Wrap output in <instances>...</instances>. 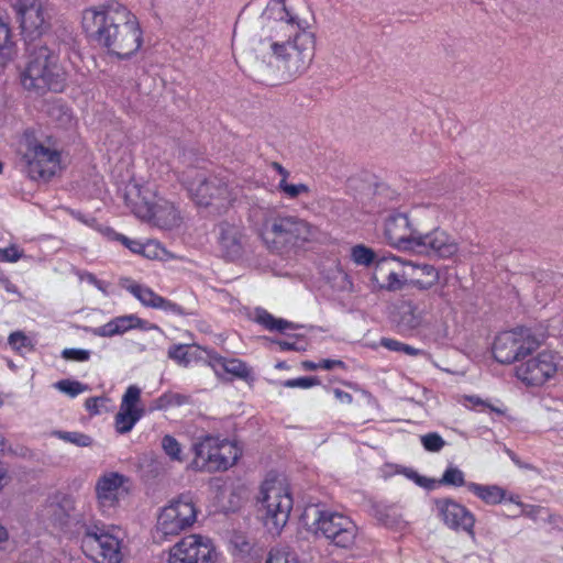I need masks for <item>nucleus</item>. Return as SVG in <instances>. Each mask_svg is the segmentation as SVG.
Returning a JSON list of instances; mask_svg holds the SVG:
<instances>
[{
  "instance_id": "nucleus-2",
  "label": "nucleus",
  "mask_w": 563,
  "mask_h": 563,
  "mask_svg": "<svg viewBox=\"0 0 563 563\" xmlns=\"http://www.w3.org/2000/svg\"><path fill=\"white\" fill-rule=\"evenodd\" d=\"M81 24L92 41L120 59L132 57L143 44V31L137 18L118 2L86 9Z\"/></svg>"
},
{
  "instance_id": "nucleus-16",
  "label": "nucleus",
  "mask_w": 563,
  "mask_h": 563,
  "mask_svg": "<svg viewBox=\"0 0 563 563\" xmlns=\"http://www.w3.org/2000/svg\"><path fill=\"white\" fill-rule=\"evenodd\" d=\"M558 371L555 355L543 351L520 363L515 368L516 377L529 386H541Z\"/></svg>"
},
{
  "instance_id": "nucleus-8",
  "label": "nucleus",
  "mask_w": 563,
  "mask_h": 563,
  "mask_svg": "<svg viewBox=\"0 0 563 563\" xmlns=\"http://www.w3.org/2000/svg\"><path fill=\"white\" fill-rule=\"evenodd\" d=\"M303 517L312 519L307 525L314 536L323 537L339 548L346 549L354 544L357 527L351 518L343 514L311 506L305 510Z\"/></svg>"
},
{
  "instance_id": "nucleus-5",
  "label": "nucleus",
  "mask_w": 563,
  "mask_h": 563,
  "mask_svg": "<svg viewBox=\"0 0 563 563\" xmlns=\"http://www.w3.org/2000/svg\"><path fill=\"white\" fill-rule=\"evenodd\" d=\"M428 275V280L409 274L408 262L397 256H384L375 262L372 274V282L376 289L386 291L402 290L407 284L420 289L429 290L439 282V273L430 267H423Z\"/></svg>"
},
{
  "instance_id": "nucleus-53",
  "label": "nucleus",
  "mask_w": 563,
  "mask_h": 563,
  "mask_svg": "<svg viewBox=\"0 0 563 563\" xmlns=\"http://www.w3.org/2000/svg\"><path fill=\"white\" fill-rule=\"evenodd\" d=\"M379 344H380V346H383L389 351L401 352V353H402L404 345H405V343H402L398 340H395V339H390V338H382Z\"/></svg>"
},
{
  "instance_id": "nucleus-59",
  "label": "nucleus",
  "mask_w": 563,
  "mask_h": 563,
  "mask_svg": "<svg viewBox=\"0 0 563 563\" xmlns=\"http://www.w3.org/2000/svg\"><path fill=\"white\" fill-rule=\"evenodd\" d=\"M301 366L306 371H316V369L320 368L319 363H314L311 361H303L301 363Z\"/></svg>"
},
{
  "instance_id": "nucleus-48",
  "label": "nucleus",
  "mask_w": 563,
  "mask_h": 563,
  "mask_svg": "<svg viewBox=\"0 0 563 563\" xmlns=\"http://www.w3.org/2000/svg\"><path fill=\"white\" fill-rule=\"evenodd\" d=\"M51 115L57 118L62 125H67L71 122L73 117L68 108L63 106H55L51 110Z\"/></svg>"
},
{
  "instance_id": "nucleus-31",
  "label": "nucleus",
  "mask_w": 563,
  "mask_h": 563,
  "mask_svg": "<svg viewBox=\"0 0 563 563\" xmlns=\"http://www.w3.org/2000/svg\"><path fill=\"white\" fill-rule=\"evenodd\" d=\"M376 516L386 527L402 529L406 526L400 509L396 505H383L376 510Z\"/></svg>"
},
{
  "instance_id": "nucleus-1",
  "label": "nucleus",
  "mask_w": 563,
  "mask_h": 563,
  "mask_svg": "<svg viewBox=\"0 0 563 563\" xmlns=\"http://www.w3.org/2000/svg\"><path fill=\"white\" fill-rule=\"evenodd\" d=\"M256 52L263 63L282 70L287 79L303 74L314 55L316 36L310 24L285 0H269L261 18Z\"/></svg>"
},
{
  "instance_id": "nucleus-50",
  "label": "nucleus",
  "mask_w": 563,
  "mask_h": 563,
  "mask_svg": "<svg viewBox=\"0 0 563 563\" xmlns=\"http://www.w3.org/2000/svg\"><path fill=\"white\" fill-rule=\"evenodd\" d=\"M16 15L37 5L42 0H9Z\"/></svg>"
},
{
  "instance_id": "nucleus-60",
  "label": "nucleus",
  "mask_w": 563,
  "mask_h": 563,
  "mask_svg": "<svg viewBox=\"0 0 563 563\" xmlns=\"http://www.w3.org/2000/svg\"><path fill=\"white\" fill-rule=\"evenodd\" d=\"M273 167L279 173L282 179L287 180L289 173L279 163H274Z\"/></svg>"
},
{
  "instance_id": "nucleus-43",
  "label": "nucleus",
  "mask_w": 563,
  "mask_h": 563,
  "mask_svg": "<svg viewBox=\"0 0 563 563\" xmlns=\"http://www.w3.org/2000/svg\"><path fill=\"white\" fill-rule=\"evenodd\" d=\"M320 384L316 377H298L282 382V386L287 388H302L308 389Z\"/></svg>"
},
{
  "instance_id": "nucleus-18",
  "label": "nucleus",
  "mask_w": 563,
  "mask_h": 563,
  "mask_svg": "<svg viewBox=\"0 0 563 563\" xmlns=\"http://www.w3.org/2000/svg\"><path fill=\"white\" fill-rule=\"evenodd\" d=\"M432 310V298H409L401 300L396 306V318L398 327L402 330H416L429 323V316Z\"/></svg>"
},
{
  "instance_id": "nucleus-14",
  "label": "nucleus",
  "mask_w": 563,
  "mask_h": 563,
  "mask_svg": "<svg viewBox=\"0 0 563 563\" xmlns=\"http://www.w3.org/2000/svg\"><path fill=\"white\" fill-rule=\"evenodd\" d=\"M217 556L209 538L190 534L169 550L168 563H216Z\"/></svg>"
},
{
  "instance_id": "nucleus-3",
  "label": "nucleus",
  "mask_w": 563,
  "mask_h": 563,
  "mask_svg": "<svg viewBox=\"0 0 563 563\" xmlns=\"http://www.w3.org/2000/svg\"><path fill=\"white\" fill-rule=\"evenodd\" d=\"M262 218L258 225L264 245L272 252L285 253L302 247L318 235V229L307 220L273 209L258 208L252 213Z\"/></svg>"
},
{
  "instance_id": "nucleus-41",
  "label": "nucleus",
  "mask_w": 563,
  "mask_h": 563,
  "mask_svg": "<svg viewBox=\"0 0 563 563\" xmlns=\"http://www.w3.org/2000/svg\"><path fill=\"white\" fill-rule=\"evenodd\" d=\"M55 387L69 395L70 397H76L77 395L87 390V386L77 380L63 379L55 384Z\"/></svg>"
},
{
  "instance_id": "nucleus-20",
  "label": "nucleus",
  "mask_w": 563,
  "mask_h": 563,
  "mask_svg": "<svg viewBox=\"0 0 563 563\" xmlns=\"http://www.w3.org/2000/svg\"><path fill=\"white\" fill-rule=\"evenodd\" d=\"M420 230L413 252L419 254H427L438 256L441 258H450L459 251V243L456 239L450 235L446 231L439 228L430 232L423 233Z\"/></svg>"
},
{
  "instance_id": "nucleus-36",
  "label": "nucleus",
  "mask_w": 563,
  "mask_h": 563,
  "mask_svg": "<svg viewBox=\"0 0 563 563\" xmlns=\"http://www.w3.org/2000/svg\"><path fill=\"white\" fill-rule=\"evenodd\" d=\"M375 252L363 244L354 245L351 249V258L356 265L361 266H369L371 264L375 265Z\"/></svg>"
},
{
  "instance_id": "nucleus-33",
  "label": "nucleus",
  "mask_w": 563,
  "mask_h": 563,
  "mask_svg": "<svg viewBox=\"0 0 563 563\" xmlns=\"http://www.w3.org/2000/svg\"><path fill=\"white\" fill-rule=\"evenodd\" d=\"M8 343L11 349L20 355H24L34 350L32 340L22 331L12 332L8 338Z\"/></svg>"
},
{
  "instance_id": "nucleus-37",
  "label": "nucleus",
  "mask_w": 563,
  "mask_h": 563,
  "mask_svg": "<svg viewBox=\"0 0 563 563\" xmlns=\"http://www.w3.org/2000/svg\"><path fill=\"white\" fill-rule=\"evenodd\" d=\"M162 449L172 461H184L181 445L174 437L166 434L162 439Z\"/></svg>"
},
{
  "instance_id": "nucleus-29",
  "label": "nucleus",
  "mask_w": 563,
  "mask_h": 563,
  "mask_svg": "<svg viewBox=\"0 0 563 563\" xmlns=\"http://www.w3.org/2000/svg\"><path fill=\"white\" fill-rule=\"evenodd\" d=\"M467 490L487 505H498L506 499V490L498 485L468 483Z\"/></svg>"
},
{
  "instance_id": "nucleus-30",
  "label": "nucleus",
  "mask_w": 563,
  "mask_h": 563,
  "mask_svg": "<svg viewBox=\"0 0 563 563\" xmlns=\"http://www.w3.org/2000/svg\"><path fill=\"white\" fill-rule=\"evenodd\" d=\"M252 319L264 327L265 329L269 331H279L284 332L288 329H294V325L291 322L275 318L273 314H271L268 311H266L263 308H255L252 314Z\"/></svg>"
},
{
  "instance_id": "nucleus-35",
  "label": "nucleus",
  "mask_w": 563,
  "mask_h": 563,
  "mask_svg": "<svg viewBox=\"0 0 563 563\" xmlns=\"http://www.w3.org/2000/svg\"><path fill=\"white\" fill-rule=\"evenodd\" d=\"M266 563H302L297 553L286 547L273 548L266 560Z\"/></svg>"
},
{
  "instance_id": "nucleus-22",
  "label": "nucleus",
  "mask_w": 563,
  "mask_h": 563,
  "mask_svg": "<svg viewBox=\"0 0 563 563\" xmlns=\"http://www.w3.org/2000/svg\"><path fill=\"white\" fill-rule=\"evenodd\" d=\"M133 212L144 220L154 219L165 229H172L180 223V214L174 203L164 201L157 205L146 196L142 197L141 203L133 202Z\"/></svg>"
},
{
  "instance_id": "nucleus-21",
  "label": "nucleus",
  "mask_w": 563,
  "mask_h": 563,
  "mask_svg": "<svg viewBox=\"0 0 563 563\" xmlns=\"http://www.w3.org/2000/svg\"><path fill=\"white\" fill-rule=\"evenodd\" d=\"M216 231L218 246L222 256L230 261L242 257L247 242L244 228L235 223L222 221L217 225Z\"/></svg>"
},
{
  "instance_id": "nucleus-10",
  "label": "nucleus",
  "mask_w": 563,
  "mask_h": 563,
  "mask_svg": "<svg viewBox=\"0 0 563 563\" xmlns=\"http://www.w3.org/2000/svg\"><path fill=\"white\" fill-rule=\"evenodd\" d=\"M194 452L191 467L209 473L228 470L240 456V450L233 442L214 435H206L195 442Z\"/></svg>"
},
{
  "instance_id": "nucleus-9",
  "label": "nucleus",
  "mask_w": 563,
  "mask_h": 563,
  "mask_svg": "<svg viewBox=\"0 0 563 563\" xmlns=\"http://www.w3.org/2000/svg\"><path fill=\"white\" fill-rule=\"evenodd\" d=\"M187 189L199 207L211 208L213 212L221 214L227 211L236 199L235 188L227 176L196 173L187 183Z\"/></svg>"
},
{
  "instance_id": "nucleus-64",
  "label": "nucleus",
  "mask_w": 563,
  "mask_h": 563,
  "mask_svg": "<svg viewBox=\"0 0 563 563\" xmlns=\"http://www.w3.org/2000/svg\"><path fill=\"white\" fill-rule=\"evenodd\" d=\"M508 500H509V501H511V503H514V504H516V501H520V500H519V498H518V496H510V497L508 498Z\"/></svg>"
},
{
  "instance_id": "nucleus-55",
  "label": "nucleus",
  "mask_w": 563,
  "mask_h": 563,
  "mask_svg": "<svg viewBox=\"0 0 563 563\" xmlns=\"http://www.w3.org/2000/svg\"><path fill=\"white\" fill-rule=\"evenodd\" d=\"M333 394H334V397L336 398V400H339L341 404H351L352 402V399H353L352 395L344 390L336 388L333 390Z\"/></svg>"
},
{
  "instance_id": "nucleus-7",
  "label": "nucleus",
  "mask_w": 563,
  "mask_h": 563,
  "mask_svg": "<svg viewBox=\"0 0 563 563\" xmlns=\"http://www.w3.org/2000/svg\"><path fill=\"white\" fill-rule=\"evenodd\" d=\"M261 511L265 528L277 536L286 526L294 500L285 478H266L261 486Z\"/></svg>"
},
{
  "instance_id": "nucleus-38",
  "label": "nucleus",
  "mask_w": 563,
  "mask_h": 563,
  "mask_svg": "<svg viewBox=\"0 0 563 563\" xmlns=\"http://www.w3.org/2000/svg\"><path fill=\"white\" fill-rule=\"evenodd\" d=\"M56 434L65 442L75 444L77 446H89L92 444V439L81 432L58 431Z\"/></svg>"
},
{
  "instance_id": "nucleus-44",
  "label": "nucleus",
  "mask_w": 563,
  "mask_h": 563,
  "mask_svg": "<svg viewBox=\"0 0 563 563\" xmlns=\"http://www.w3.org/2000/svg\"><path fill=\"white\" fill-rule=\"evenodd\" d=\"M516 505L520 507V515L528 517L532 520H537L540 515L544 511L543 507L536 505H528L521 501H516Z\"/></svg>"
},
{
  "instance_id": "nucleus-13",
  "label": "nucleus",
  "mask_w": 563,
  "mask_h": 563,
  "mask_svg": "<svg viewBox=\"0 0 563 563\" xmlns=\"http://www.w3.org/2000/svg\"><path fill=\"white\" fill-rule=\"evenodd\" d=\"M197 515L192 497L180 495L161 509L156 521V534L162 539L176 537L194 526Z\"/></svg>"
},
{
  "instance_id": "nucleus-51",
  "label": "nucleus",
  "mask_w": 563,
  "mask_h": 563,
  "mask_svg": "<svg viewBox=\"0 0 563 563\" xmlns=\"http://www.w3.org/2000/svg\"><path fill=\"white\" fill-rule=\"evenodd\" d=\"M231 543L241 553H249L252 549L251 542L247 540V538L244 534H241V533H235L231 539Z\"/></svg>"
},
{
  "instance_id": "nucleus-45",
  "label": "nucleus",
  "mask_w": 563,
  "mask_h": 563,
  "mask_svg": "<svg viewBox=\"0 0 563 563\" xmlns=\"http://www.w3.org/2000/svg\"><path fill=\"white\" fill-rule=\"evenodd\" d=\"M109 401L106 397H91L85 402L86 409L92 415H99Z\"/></svg>"
},
{
  "instance_id": "nucleus-32",
  "label": "nucleus",
  "mask_w": 563,
  "mask_h": 563,
  "mask_svg": "<svg viewBox=\"0 0 563 563\" xmlns=\"http://www.w3.org/2000/svg\"><path fill=\"white\" fill-rule=\"evenodd\" d=\"M14 43L9 24L0 16V63L4 64L12 57Z\"/></svg>"
},
{
  "instance_id": "nucleus-6",
  "label": "nucleus",
  "mask_w": 563,
  "mask_h": 563,
  "mask_svg": "<svg viewBox=\"0 0 563 563\" xmlns=\"http://www.w3.org/2000/svg\"><path fill=\"white\" fill-rule=\"evenodd\" d=\"M437 216L434 206L417 207L409 213H393L385 221V238L391 246L413 252L420 230L426 229L427 222L432 224Z\"/></svg>"
},
{
  "instance_id": "nucleus-11",
  "label": "nucleus",
  "mask_w": 563,
  "mask_h": 563,
  "mask_svg": "<svg viewBox=\"0 0 563 563\" xmlns=\"http://www.w3.org/2000/svg\"><path fill=\"white\" fill-rule=\"evenodd\" d=\"M80 548L95 563H121L123 560V539L119 532L102 527L84 525Z\"/></svg>"
},
{
  "instance_id": "nucleus-34",
  "label": "nucleus",
  "mask_w": 563,
  "mask_h": 563,
  "mask_svg": "<svg viewBox=\"0 0 563 563\" xmlns=\"http://www.w3.org/2000/svg\"><path fill=\"white\" fill-rule=\"evenodd\" d=\"M440 483L445 486H465L467 488L470 482L465 481V474L461 468L455 465H449L443 472Z\"/></svg>"
},
{
  "instance_id": "nucleus-39",
  "label": "nucleus",
  "mask_w": 563,
  "mask_h": 563,
  "mask_svg": "<svg viewBox=\"0 0 563 563\" xmlns=\"http://www.w3.org/2000/svg\"><path fill=\"white\" fill-rule=\"evenodd\" d=\"M424 450L429 452H439L445 445L443 438L437 432H430L420 437Z\"/></svg>"
},
{
  "instance_id": "nucleus-46",
  "label": "nucleus",
  "mask_w": 563,
  "mask_h": 563,
  "mask_svg": "<svg viewBox=\"0 0 563 563\" xmlns=\"http://www.w3.org/2000/svg\"><path fill=\"white\" fill-rule=\"evenodd\" d=\"M21 257L22 252L15 245H10L5 249H0V262L15 263Z\"/></svg>"
},
{
  "instance_id": "nucleus-63",
  "label": "nucleus",
  "mask_w": 563,
  "mask_h": 563,
  "mask_svg": "<svg viewBox=\"0 0 563 563\" xmlns=\"http://www.w3.org/2000/svg\"><path fill=\"white\" fill-rule=\"evenodd\" d=\"M509 456L510 459L520 467H523V465L521 464V462L518 460V457L516 456V454H514L512 452H509Z\"/></svg>"
},
{
  "instance_id": "nucleus-25",
  "label": "nucleus",
  "mask_w": 563,
  "mask_h": 563,
  "mask_svg": "<svg viewBox=\"0 0 563 563\" xmlns=\"http://www.w3.org/2000/svg\"><path fill=\"white\" fill-rule=\"evenodd\" d=\"M158 330L156 324L148 323L146 320L139 318L136 314H124L111 319L109 322L92 329V333L101 338H111L121 335L133 330Z\"/></svg>"
},
{
  "instance_id": "nucleus-24",
  "label": "nucleus",
  "mask_w": 563,
  "mask_h": 563,
  "mask_svg": "<svg viewBox=\"0 0 563 563\" xmlns=\"http://www.w3.org/2000/svg\"><path fill=\"white\" fill-rule=\"evenodd\" d=\"M434 505L438 515L449 528L473 532L475 517L466 507L450 498L437 499Z\"/></svg>"
},
{
  "instance_id": "nucleus-17",
  "label": "nucleus",
  "mask_w": 563,
  "mask_h": 563,
  "mask_svg": "<svg viewBox=\"0 0 563 563\" xmlns=\"http://www.w3.org/2000/svg\"><path fill=\"white\" fill-rule=\"evenodd\" d=\"M130 479L118 472H106L96 482L95 492L99 508L103 512L115 509L129 493Z\"/></svg>"
},
{
  "instance_id": "nucleus-23",
  "label": "nucleus",
  "mask_w": 563,
  "mask_h": 563,
  "mask_svg": "<svg viewBox=\"0 0 563 563\" xmlns=\"http://www.w3.org/2000/svg\"><path fill=\"white\" fill-rule=\"evenodd\" d=\"M141 402V388L130 385L120 404L119 412L114 417L115 430L121 433L130 432L135 423L143 417L144 409Z\"/></svg>"
},
{
  "instance_id": "nucleus-62",
  "label": "nucleus",
  "mask_w": 563,
  "mask_h": 563,
  "mask_svg": "<svg viewBox=\"0 0 563 563\" xmlns=\"http://www.w3.org/2000/svg\"><path fill=\"white\" fill-rule=\"evenodd\" d=\"M7 449H8V442H7L5 438L2 434H0V453L5 452Z\"/></svg>"
},
{
  "instance_id": "nucleus-27",
  "label": "nucleus",
  "mask_w": 563,
  "mask_h": 563,
  "mask_svg": "<svg viewBox=\"0 0 563 563\" xmlns=\"http://www.w3.org/2000/svg\"><path fill=\"white\" fill-rule=\"evenodd\" d=\"M208 363L217 375L228 373L242 379H245L251 375V371L247 365L236 358H225L210 352V354H208Z\"/></svg>"
},
{
  "instance_id": "nucleus-57",
  "label": "nucleus",
  "mask_w": 563,
  "mask_h": 563,
  "mask_svg": "<svg viewBox=\"0 0 563 563\" xmlns=\"http://www.w3.org/2000/svg\"><path fill=\"white\" fill-rule=\"evenodd\" d=\"M402 353L407 354V355H410V356H418V355H424V351L422 350H419V349H416L409 344H406L404 345V350H402Z\"/></svg>"
},
{
  "instance_id": "nucleus-15",
  "label": "nucleus",
  "mask_w": 563,
  "mask_h": 563,
  "mask_svg": "<svg viewBox=\"0 0 563 563\" xmlns=\"http://www.w3.org/2000/svg\"><path fill=\"white\" fill-rule=\"evenodd\" d=\"M26 172L32 179L47 180L60 166V154L57 150L38 142H30L23 154Z\"/></svg>"
},
{
  "instance_id": "nucleus-58",
  "label": "nucleus",
  "mask_w": 563,
  "mask_h": 563,
  "mask_svg": "<svg viewBox=\"0 0 563 563\" xmlns=\"http://www.w3.org/2000/svg\"><path fill=\"white\" fill-rule=\"evenodd\" d=\"M278 345L283 351L299 350V347L296 345V342L289 340L279 341Z\"/></svg>"
},
{
  "instance_id": "nucleus-47",
  "label": "nucleus",
  "mask_w": 563,
  "mask_h": 563,
  "mask_svg": "<svg viewBox=\"0 0 563 563\" xmlns=\"http://www.w3.org/2000/svg\"><path fill=\"white\" fill-rule=\"evenodd\" d=\"M81 280L87 282L88 284L95 286L98 290H100L103 295H109V283L98 279L91 273H84L80 276Z\"/></svg>"
},
{
  "instance_id": "nucleus-56",
  "label": "nucleus",
  "mask_w": 563,
  "mask_h": 563,
  "mask_svg": "<svg viewBox=\"0 0 563 563\" xmlns=\"http://www.w3.org/2000/svg\"><path fill=\"white\" fill-rule=\"evenodd\" d=\"M8 468L7 466L4 465V463H2L0 461V490L7 485L8 483Z\"/></svg>"
},
{
  "instance_id": "nucleus-40",
  "label": "nucleus",
  "mask_w": 563,
  "mask_h": 563,
  "mask_svg": "<svg viewBox=\"0 0 563 563\" xmlns=\"http://www.w3.org/2000/svg\"><path fill=\"white\" fill-rule=\"evenodd\" d=\"M278 189L290 199H295L302 194L309 192V187L305 184H288L287 180L280 179Z\"/></svg>"
},
{
  "instance_id": "nucleus-19",
  "label": "nucleus",
  "mask_w": 563,
  "mask_h": 563,
  "mask_svg": "<svg viewBox=\"0 0 563 563\" xmlns=\"http://www.w3.org/2000/svg\"><path fill=\"white\" fill-rule=\"evenodd\" d=\"M119 285L134 296L144 307L159 309L174 316L189 314L180 305L162 297L152 288L141 285L129 277L120 278Z\"/></svg>"
},
{
  "instance_id": "nucleus-4",
  "label": "nucleus",
  "mask_w": 563,
  "mask_h": 563,
  "mask_svg": "<svg viewBox=\"0 0 563 563\" xmlns=\"http://www.w3.org/2000/svg\"><path fill=\"white\" fill-rule=\"evenodd\" d=\"M26 64L21 73V84L37 92L47 89L59 91L64 87L65 73L59 64L58 45L55 41L31 38L26 48Z\"/></svg>"
},
{
  "instance_id": "nucleus-61",
  "label": "nucleus",
  "mask_w": 563,
  "mask_h": 563,
  "mask_svg": "<svg viewBox=\"0 0 563 563\" xmlns=\"http://www.w3.org/2000/svg\"><path fill=\"white\" fill-rule=\"evenodd\" d=\"M9 538L8 530L4 526L0 523V542L7 541Z\"/></svg>"
},
{
  "instance_id": "nucleus-54",
  "label": "nucleus",
  "mask_w": 563,
  "mask_h": 563,
  "mask_svg": "<svg viewBox=\"0 0 563 563\" xmlns=\"http://www.w3.org/2000/svg\"><path fill=\"white\" fill-rule=\"evenodd\" d=\"M319 366L322 369L330 371V369H333L335 367H344V363L342 361H340V360H322L319 363Z\"/></svg>"
},
{
  "instance_id": "nucleus-12",
  "label": "nucleus",
  "mask_w": 563,
  "mask_h": 563,
  "mask_svg": "<svg viewBox=\"0 0 563 563\" xmlns=\"http://www.w3.org/2000/svg\"><path fill=\"white\" fill-rule=\"evenodd\" d=\"M531 329L517 328L499 333L493 344V355L498 363L511 364L534 352L543 342Z\"/></svg>"
},
{
  "instance_id": "nucleus-52",
  "label": "nucleus",
  "mask_w": 563,
  "mask_h": 563,
  "mask_svg": "<svg viewBox=\"0 0 563 563\" xmlns=\"http://www.w3.org/2000/svg\"><path fill=\"white\" fill-rule=\"evenodd\" d=\"M408 266H409V274H412V276L419 277L422 280H428V275H427V272L424 269H422L423 267H430L434 272L438 273V271L434 268V266L429 265V264H413L411 262H408Z\"/></svg>"
},
{
  "instance_id": "nucleus-42",
  "label": "nucleus",
  "mask_w": 563,
  "mask_h": 563,
  "mask_svg": "<svg viewBox=\"0 0 563 563\" xmlns=\"http://www.w3.org/2000/svg\"><path fill=\"white\" fill-rule=\"evenodd\" d=\"M91 352L85 349L67 347L62 351V357L66 361L73 362H88Z\"/></svg>"
},
{
  "instance_id": "nucleus-49",
  "label": "nucleus",
  "mask_w": 563,
  "mask_h": 563,
  "mask_svg": "<svg viewBox=\"0 0 563 563\" xmlns=\"http://www.w3.org/2000/svg\"><path fill=\"white\" fill-rule=\"evenodd\" d=\"M119 240L132 252L144 253L146 256H150V253H146V250L150 249L152 244L143 245L140 242L130 240L124 235H120Z\"/></svg>"
},
{
  "instance_id": "nucleus-28",
  "label": "nucleus",
  "mask_w": 563,
  "mask_h": 563,
  "mask_svg": "<svg viewBox=\"0 0 563 563\" xmlns=\"http://www.w3.org/2000/svg\"><path fill=\"white\" fill-rule=\"evenodd\" d=\"M167 354L168 357L178 365L187 367L197 363L199 360H208V354H210V352L200 349L197 345L175 344L168 349Z\"/></svg>"
},
{
  "instance_id": "nucleus-26",
  "label": "nucleus",
  "mask_w": 563,
  "mask_h": 563,
  "mask_svg": "<svg viewBox=\"0 0 563 563\" xmlns=\"http://www.w3.org/2000/svg\"><path fill=\"white\" fill-rule=\"evenodd\" d=\"M20 25L26 36L41 35L47 24V11L44 2L22 12L18 15Z\"/></svg>"
}]
</instances>
